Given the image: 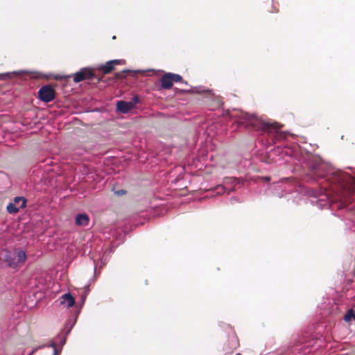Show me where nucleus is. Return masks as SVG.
<instances>
[{
  "label": "nucleus",
  "instance_id": "nucleus-31",
  "mask_svg": "<svg viewBox=\"0 0 355 355\" xmlns=\"http://www.w3.org/2000/svg\"><path fill=\"white\" fill-rule=\"evenodd\" d=\"M94 272H96V266H94Z\"/></svg>",
  "mask_w": 355,
  "mask_h": 355
},
{
  "label": "nucleus",
  "instance_id": "nucleus-13",
  "mask_svg": "<svg viewBox=\"0 0 355 355\" xmlns=\"http://www.w3.org/2000/svg\"><path fill=\"white\" fill-rule=\"evenodd\" d=\"M284 189L283 188L282 184H277L274 186V192H273L274 196H275L278 198H282L284 196Z\"/></svg>",
  "mask_w": 355,
  "mask_h": 355
},
{
  "label": "nucleus",
  "instance_id": "nucleus-11",
  "mask_svg": "<svg viewBox=\"0 0 355 355\" xmlns=\"http://www.w3.org/2000/svg\"><path fill=\"white\" fill-rule=\"evenodd\" d=\"M96 69L102 71L105 74H107L114 69V66L112 64V61L109 60L105 64L98 66Z\"/></svg>",
  "mask_w": 355,
  "mask_h": 355
},
{
  "label": "nucleus",
  "instance_id": "nucleus-14",
  "mask_svg": "<svg viewBox=\"0 0 355 355\" xmlns=\"http://www.w3.org/2000/svg\"><path fill=\"white\" fill-rule=\"evenodd\" d=\"M17 259V265L18 263H24L26 259V255L24 251L20 250L16 252V259Z\"/></svg>",
  "mask_w": 355,
  "mask_h": 355
},
{
  "label": "nucleus",
  "instance_id": "nucleus-7",
  "mask_svg": "<svg viewBox=\"0 0 355 355\" xmlns=\"http://www.w3.org/2000/svg\"><path fill=\"white\" fill-rule=\"evenodd\" d=\"M60 304L64 305L67 303L68 308L72 307L75 304L74 297L70 293H64L59 298Z\"/></svg>",
  "mask_w": 355,
  "mask_h": 355
},
{
  "label": "nucleus",
  "instance_id": "nucleus-19",
  "mask_svg": "<svg viewBox=\"0 0 355 355\" xmlns=\"http://www.w3.org/2000/svg\"><path fill=\"white\" fill-rule=\"evenodd\" d=\"M171 78L172 79V82H181L182 81V77L177 73H171Z\"/></svg>",
  "mask_w": 355,
  "mask_h": 355
},
{
  "label": "nucleus",
  "instance_id": "nucleus-15",
  "mask_svg": "<svg viewBox=\"0 0 355 355\" xmlns=\"http://www.w3.org/2000/svg\"><path fill=\"white\" fill-rule=\"evenodd\" d=\"M20 207H17L15 205V203H12V202H10L8 206H7V211L9 213V214H15L17 213Z\"/></svg>",
  "mask_w": 355,
  "mask_h": 355
},
{
  "label": "nucleus",
  "instance_id": "nucleus-18",
  "mask_svg": "<svg viewBox=\"0 0 355 355\" xmlns=\"http://www.w3.org/2000/svg\"><path fill=\"white\" fill-rule=\"evenodd\" d=\"M353 315H354V310L353 309L348 310L346 315L344 317V320L346 322H349L352 320V318H353Z\"/></svg>",
  "mask_w": 355,
  "mask_h": 355
},
{
  "label": "nucleus",
  "instance_id": "nucleus-23",
  "mask_svg": "<svg viewBox=\"0 0 355 355\" xmlns=\"http://www.w3.org/2000/svg\"><path fill=\"white\" fill-rule=\"evenodd\" d=\"M67 336L62 337L60 340V346H61V348L64 346V345L66 343V338Z\"/></svg>",
  "mask_w": 355,
  "mask_h": 355
},
{
  "label": "nucleus",
  "instance_id": "nucleus-9",
  "mask_svg": "<svg viewBox=\"0 0 355 355\" xmlns=\"http://www.w3.org/2000/svg\"><path fill=\"white\" fill-rule=\"evenodd\" d=\"M89 221V218L87 214H78L76 217V224L80 226H87Z\"/></svg>",
  "mask_w": 355,
  "mask_h": 355
},
{
  "label": "nucleus",
  "instance_id": "nucleus-28",
  "mask_svg": "<svg viewBox=\"0 0 355 355\" xmlns=\"http://www.w3.org/2000/svg\"><path fill=\"white\" fill-rule=\"evenodd\" d=\"M181 83H184V85H187V84H188V83H187V81H183V80H182V81H181Z\"/></svg>",
  "mask_w": 355,
  "mask_h": 355
},
{
  "label": "nucleus",
  "instance_id": "nucleus-12",
  "mask_svg": "<svg viewBox=\"0 0 355 355\" xmlns=\"http://www.w3.org/2000/svg\"><path fill=\"white\" fill-rule=\"evenodd\" d=\"M116 109L118 111L123 114L128 113L130 110L128 107L126 101H119L116 103Z\"/></svg>",
  "mask_w": 355,
  "mask_h": 355
},
{
  "label": "nucleus",
  "instance_id": "nucleus-6",
  "mask_svg": "<svg viewBox=\"0 0 355 355\" xmlns=\"http://www.w3.org/2000/svg\"><path fill=\"white\" fill-rule=\"evenodd\" d=\"M33 72L28 70H18V71H13L11 72H6L0 73V80H5L6 78H12L14 76H20L23 74H31Z\"/></svg>",
  "mask_w": 355,
  "mask_h": 355
},
{
  "label": "nucleus",
  "instance_id": "nucleus-16",
  "mask_svg": "<svg viewBox=\"0 0 355 355\" xmlns=\"http://www.w3.org/2000/svg\"><path fill=\"white\" fill-rule=\"evenodd\" d=\"M21 201V205H20V208H23V207H26V199L24 197H15V199H14V202L12 203H15V205H17V203H19V202Z\"/></svg>",
  "mask_w": 355,
  "mask_h": 355
},
{
  "label": "nucleus",
  "instance_id": "nucleus-20",
  "mask_svg": "<svg viewBox=\"0 0 355 355\" xmlns=\"http://www.w3.org/2000/svg\"><path fill=\"white\" fill-rule=\"evenodd\" d=\"M131 101H132V103L136 105V104L139 101V96L137 95L134 96Z\"/></svg>",
  "mask_w": 355,
  "mask_h": 355
},
{
  "label": "nucleus",
  "instance_id": "nucleus-21",
  "mask_svg": "<svg viewBox=\"0 0 355 355\" xmlns=\"http://www.w3.org/2000/svg\"><path fill=\"white\" fill-rule=\"evenodd\" d=\"M182 92L189 93V94H194L193 87H191L189 89H182Z\"/></svg>",
  "mask_w": 355,
  "mask_h": 355
},
{
  "label": "nucleus",
  "instance_id": "nucleus-8",
  "mask_svg": "<svg viewBox=\"0 0 355 355\" xmlns=\"http://www.w3.org/2000/svg\"><path fill=\"white\" fill-rule=\"evenodd\" d=\"M4 261L7 263V264L12 268H15L17 266V262H16V252H6L5 256H4Z\"/></svg>",
  "mask_w": 355,
  "mask_h": 355
},
{
  "label": "nucleus",
  "instance_id": "nucleus-10",
  "mask_svg": "<svg viewBox=\"0 0 355 355\" xmlns=\"http://www.w3.org/2000/svg\"><path fill=\"white\" fill-rule=\"evenodd\" d=\"M161 83L162 88L165 89H170L173 86L171 73H166L162 77Z\"/></svg>",
  "mask_w": 355,
  "mask_h": 355
},
{
  "label": "nucleus",
  "instance_id": "nucleus-30",
  "mask_svg": "<svg viewBox=\"0 0 355 355\" xmlns=\"http://www.w3.org/2000/svg\"><path fill=\"white\" fill-rule=\"evenodd\" d=\"M353 318H354V321H355V311H354V315H353Z\"/></svg>",
  "mask_w": 355,
  "mask_h": 355
},
{
  "label": "nucleus",
  "instance_id": "nucleus-4",
  "mask_svg": "<svg viewBox=\"0 0 355 355\" xmlns=\"http://www.w3.org/2000/svg\"><path fill=\"white\" fill-rule=\"evenodd\" d=\"M40 99L44 103H49L55 98V91L49 85L42 87L38 91Z\"/></svg>",
  "mask_w": 355,
  "mask_h": 355
},
{
  "label": "nucleus",
  "instance_id": "nucleus-22",
  "mask_svg": "<svg viewBox=\"0 0 355 355\" xmlns=\"http://www.w3.org/2000/svg\"><path fill=\"white\" fill-rule=\"evenodd\" d=\"M127 103V105H128V107H129V109L131 110L132 109H133L135 107V105L132 103V101H126Z\"/></svg>",
  "mask_w": 355,
  "mask_h": 355
},
{
  "label": "nucleus",
  "instance_id": "nucleus-24",
  "mask_svg": "<svg viewBox=\"0 0 355 355\" xmlns=\"http://www.w3.org/2000/svg\"><path fill=\"white\" fill-rule=\"evenodd\" d=\"M115 193L118 196H121L124 193H125V191L123 189L118 190L115 192Z\"/></svg>",
  "mask_w": 355,
  "mask_h": 355
},
{
  "label": "nucleus",
  "instance_id": "nucleus-27",
  "mask_svg": "<svg viewBox=\"0 0 355 355\" xmlns=\"http://www.w3.org/2000/svg\"><path fill=\"white\" fill-rule=\"evenodd\" d=\"M53 355H59V351L57 349H55V350H53Z\"/></svg>",
  "mask_w": 355,
  "mask_h": 355
},
{
  "label": "nucleus",
  "instance_id": "nucleus-29",
  "mask_svg": "<svg viewBox=\"0 0 355 355\" xmlns=\"http://www.w3.org/2000/svg\"><path fill=\"white\" fill-rule=\"evenodd\" d=\"M265 180H267V181H268V180H270V178H269V177H266V178H265Z\"/></svg>",
  "mask_w": 355,
  "mask_h": 355
},
{
  "label": "nucleus",
  "instance_id": "nucleus-17",
  "mask_svg": "<svg viewBox=\"0 0 355 355\" xmlns=\"http://www.w3.org/2000/svg\"><path fill=\"white\" fill-rule=\"evenodd\" d=\"M76 322V320H73L70 324L69 323H67L65 324V327H64L65 336H67V335L69 334V333L71 332V329L74 326Z\"/></svg>",
  "mask_w": 355,
  "mask_h": 355
},
{
  "label": "nucleus",
  "instance_id": "nucleus-25",
  "mask_svg": "<svg viewBox=\"0 0 355 355\" xmlns=\"http://www.w3.org/2000/svg\"><path fill=\"white\" fill-rule=\"evenodd\" d=\"M45 347H51L55 350L56 348V344L54 342H51L49 345H44Z\"/></svg>",
  "mask_w": 355,
  "mask_h": 355
},
{
  "label": "nucleus",
  "instance_id": "nucleus-3",
  "mask_svg": "<svg viewBox=\"0 0 355 355\" xmlns=\"http://www.w3.org/2000/svg\"><path fill=\"white\" fill-rule=\"evenodd\" d=\"M96 79L98 82L101 80V78L95 76L93 71L89 67H84L78 71L73 74V80L76 83H80L85 80Z\"/></svg>",
  "mask_w": 355,
  "mask_h": 355
},
{
  "label": "nucleus",
  "instance_id": "nucleus-5",
  "mask_svg": "<svg viewBox=\"0 0 355 355\" xmlns=\"http://www.w3.org/2000/svg\"><path fill=\"white\" fill-rule=\"evenodd\" d=\"M193 90H194V93H196V94H202V93L207 92L209 96H210L216 102V106H220L223 104L221 98L218 96L215 95L211 90L205 89L202 86L194 87Z\"/></svg>",
  "mask_w": 355,
  "mask_h": 355
},
{
  "label": "nucleus",
  "instance_id": "nucleus-26",
  "mask_svg": "<svg viewBox=\"0 0 355 355\" xmlns=\"http://www.w3.org/2000/svg\"><path fill=\"white\" fill-rule=\"evenodd\" d=\"M111 61H112V64L113 66L114 64H119L121 60H112Z\"/></svg>",
  "mask_w": 355,
  "mask_h": 355
},
{
  "label": "nucleus",
  "instance_id": "nucleus-1",
  "mask_svg": "<svg viewBox=\"0 0 355 355\" xmlns=\"http://www.w3.org/2000/svg\"><path fill=\"white\" fill-rule=\"evenodd\" d=\"M306 164L313 173L322 179L327 186L322 187L320 193L314 192L313 196L324 198L313 201L320 209L330 207L334 202L340 201L338 207H341L349 201V196L355 191V177L341 170L336 169L329 163L324 162L316 155H309Z\"/></svg>",
  "mask_w": 355,
  "mask_h": 355
},
{
  "label": "nucleus",
  "instance_id": "nucleus-2",
  "mask_svg": "<svg viewBox=\"0 0 355 355\" xmlns=\"http://www.w3.org/2000/svg\"><path fill=\"white\" fill-rule=\"evenodd\" d=\"M234 117L237 120L239 123L244 125L246 127H251L254 130H261L263 131L274 130L276 131L277 134L279 135L280 138H285L286 137V132H278L281 125L276 122L264 121L255 114L244 112L236 114Z\"/></svg>",
  "mask_w": 355,
  "mask_h": 355
}]
</instances>
